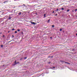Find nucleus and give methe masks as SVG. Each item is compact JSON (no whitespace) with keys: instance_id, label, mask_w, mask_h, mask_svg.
Segmentation results:
<instances>
[{"instance_id":"obj_24","label":"nucleus","mask_w":77,"mask_h":77,"mask_svg":"<svg viewBox=\"0 0 77 77\" xmlns=\"http://www.w3.org/2000/svg\"><path fill=\"white\" fill-rule=\"evenodd\" d=\"M54 11H53V12H52V13H54Z\"/></svg>"},{"instance_id":"obj_10","label":"nucleus","mask_w":77,"mask_h":77,"mask_svg":"<svg viewBox=\"0 0 77 77\" xmlns=\"http://www.w3.org/2000/svg\"><path fill=\"white\" fill-rule=\"evenodd\" d=\"M50 19H49V20H48V23H49V22H50Z\"/></svg>"},{"instance_id":"obj_30","label":"nucleus","mask_w":77,"mask_h":77,"mask_svg":"<svg viewBox=\"0 0 77 77\" xmlns=\"http://www.w3.org/2000/svg\"><path fill=\"white\" fill-rule=\"evenodd\" d=\"M4 36H5V35L3 36V37H4Z\"/></svg>"},{"instance_id":"obj_29","label":"nucleus","mask_w":77,"mask_h":77,"mask_svg":"<svg viewBox=\"0 0 77 77\" xmlns=\"http://www.w3.org/2000/svg\"><path fill=\"white\" fill-rule=\"evenodd\" d=\"M49 63H50V62H49Z\"/></svg>"},{"instance_id":"obj_4","label":"nucleus","mask_w":77,"mask_h":77,"mask_svg":"<svg viewBox=\"0 0 77 77\" xmlns=\"http://www.w3.org/2000/svg\"><path fill=\"white\" fill-rule=\"evenodd\" d=\"M31 24H35V23L34 22H31Z\"/></svg>"},{"instance_id":"obj_25","label":"nucleus","mask_w":77,"mask_h":77,"mask_svg":"<svg viewBox=\"0 0 77 77\" xmlns=\"http://www.w3.org/2000/svg\"><path fill=\"white\" fill-rule=\"evenodd\" d=\"M5 17H6V18H7V16H5Z\"/></svg>"},{"instance_id":"obj_27","label":"nucleus","mask_w":77,"mask_h":77,"mask_svg":"<svg viewBox=\"0 0 77 77\" xmlns=\"http://www.w3.org/2000/svg\"><path fill=\"white\" fill-rule=\"evenodd\" d=\"M8 33H9L10 32L8 31Z\"/></svg>"},{"instance_id":"obj_9","label":"nucleus","mask_w":77,"mask_h":77,"mask_svg":"<svg viewBox=\"0 0 77 77\" xmlns=\"http://www.w3.org/2000/svg\"><path fill=\"white\" fill-rule=\"evenodd\" d=\"M69 11H70L69 9H68V10L67 11V12H69Z\"/></svg>"},{"instance_id":"obj_33","label":"nucleus","mask_w":77,"mask_h":77,"mask_svg":"<svg viewBox=\"0 0 77 77\" xmlns=\"http://www.w3.org/2000/svg\"><path fill=\"white\" fill-rule=\"evenodd\" d=\"M0 34H2V33H0Z\"/></svg>"},{"instance_id":"obj_8","label":"nucleus","mask_w":77,"mask_h":77,"mask_svg":"<svg viewBox=\"0 0 77 77\" xmlns=\"http://www.w3.org/2000/svg\"><path fill=\"white\" fill-rule=\"evenodd\" d=\"M11 18H12V17H9V18H8V19H9V20H11Z\"/></svg>"},{"instance_id":"obj_3","label":"nucleus","mask_w":77,"mask_h":77,"mask_svg":"<svg viewBox=\"0 0 77 77\" xmlns=\"http://www.w3.org/2000/svg\"><path fill=\"white\" fill-rule=\"evenodd\" d=\"M21 14V12L20 13H18V14L19 15H20Z\"/></svg>"},{"instance_id":"obj_19","label":"nucleus","mask_w":77,"mask_h":77,"mask_svg":"<svg viewBox=\"0 0 77 77\" xmlns=\"http://www.w3.org/2000/svg\"><path fill=\"white\" fill-rule=\"evenodd\" d=\"M15 30V29H12V30Z\"/></svg>"},{"instance_id":"obj_32","label":"nucleus","mask_w":77,"mask_h":77,"mask_svg":"<svg viewBox=\"0 0 77 77\" xmlns=\"http://www.w3.org/2000/svg\"><path fill=\"white\" fill-rule=\"evenodd\" d=\"M20 60H21V58L20 59Z\"/></svg>"},{"instance_id":"obj_22","label":"nucleus","mask_w":77,"mask_h":77,"mask_svg":"<svg viewBox=\"0 0 77 77\" xmlns=\"http://www.w3.org/2000/svg\"><path fill=\"white\" fill-rule=\"evenodd\" d=\"M23 5V6H26V5L24 4V5Z\"/></svg>"},{"instance_id":"obj_1","label":"nucleus","mask_w":77,"mask_h":77,"mask_svg":"<svg viewBox=\"0 0 77 77\" xmlns=\"http://www.w3.org/2000/svg\"><path fill=\"white\" fill-rule=\"evenodd\" d=\"M60 62H61L62 63H63L64 62H65V63H67V64H69V65H70V63H69L67 62H65L64 61H62V60H60Z\"/></svg>"},{"instance_id":"obj_14","label":"nucleus","mask_w":77,"mask_h":77,"mask_svg":"<svg viewBox=\"0 0 77 77\" xmlns=\"http://www.w3.org/2000/svg\"><path fill=\"white\" fill-rule=\"evenodd\" d=\"M17 33V31H15V32L14 33Z\"/></svg>"},{"instance_id":"obj_15","label":"nucleus","mask_w":77,"mask_h":77,"mask_svg":"<svg viewBox=\"0 0 77 77\" xmlns=\"http://www.w3.org/2000/svg\"><path fill=\"white\" fill-rule=\"evenodd\" d=\"M77 9H76L75 10V12H77Z\"/></svg>"},{"instance_id":"obj_28","label":"nucleus","mask_w":77,"mask_h":77,"mask_svg":"<svg viewBox=\"0 0 77 77\" xmlns=\"http://www.w3.org/2000/svg\"><path fill=\"white\" fill-rule=\"evenodd\" d=\"M76 35L77 36V33L76 34Z\"/></svg>"},{"instance_id":"obj_12","label":"nucleus","mask_w":77,"mask_h":77,"mask_svg":"<svg viewBox=\"0 0 77 77\" xmlns=\"http://www.w3.org/2000/svg\"><path fill=\"white\" fill-rule=\"evenodd\" d=\"M52 27L54 28V25H52Z\"/></svg>"},{"instance_id":"obj_31","label":"nucleus","mask_w":77,"mask_h":77,"mask_svg":"<svg viewBox=\"0 0 77 77\" xmlns=\"http://www.w3.org/2000/svg\"><path fill=\"white\" fill-rule=\"evenodd\" d=\"M53 57V56H51V57Z\"/></svg>"},{"instance_id":"obj_20","label":"nucleus","mask_w":77,"mask_h":77,"mask_svg":"<svg viewBox=\"0 0 77 77\" xmlns=\"http://www.w3.org/2000/svg\"><path fill=\"white\" fill-rule=\"evenodd\" d=\"M60 31H62V29H60Z\"/></svg>"},{"instance_id":"obj_6","label":"nucleus","mask_w":77,"mask_h":77,"mask_svg":"<svg viewBox=\"0 0 77 77\" xmlns=\"http://www.w3.org/2000/svg\"><path fill=\"white\" fill-rule=\"evenodd\" d=\"M1 48H3V45H1Z\"/></svg>"},{"instance_id":"obj_7","label":"nucleus","mask_w":77,"mask_h":77,"mask_svg":"<svg viewBox=\"0 0 77 77\" xmlns=\"http://www.w3.org/2000/svg\"><path fill=\"white\" fill-rule=\"evenodd\" d=\"M46 15V14H44V17H46V16H45Z\"/></svg>"},{"instance_id":"obj_21","label":"nucleus","mask_w":77,"mask_h":77,"mask_svg":"<svg viewBox=\"0 0 77 77\" xmlns=\"http://www.w3.org/2000/svg\"><path fill=\"white\" fill-rule=\"evenodd\" d=\"M53 68H55V67H53Z\"/></svg>"},{"instance_id":"obj_16","label":"nucleus","mask_w":77,"mask_h":77,"mask_svg":"<svg viewBox=\"0 0 77 77\" xmlns=\"http://www.w3.org/2000/svg\"><path fill=\"white\" fill-rule=\"evenodd\" d=\"M17 31L18 32H20V29H17Z\"/></svg>"},{"instance_id":"obj_34","label":"nucleus","mask_w":77,"mask_h":77,"mask_svg":"<svg viewBox=\"0 0 77 77\" xmlns=\"http://www.w3.org/2000/svg\"><path fill=\"white\" fill-rule=\"evenodd\" d=\"M3 66H5V65H3Z\"/></svg>"},{"instance_id":"obj_17","label":"nucleus","mask_w":77,"mask_h":77,"mask_svg":"<svg viewBox=\"0 0 77 77\" xmlns=\"http://www.w3.org/2000/svg\"><path fill=\"white\" fill-rule=\"evenodd\" d=\"M61 9H62V10H64V8H61Z\"/></svg>"},{"instance_id":"obj_13","label":"nucleus","mask_w":77,"mask_h":77,"mask_svg":"<svg viewBox=\"0 0 77 77\" xmlns=\"http://www.w3.org/2000/svg\"><path fill=\"white\" fill-rule=\"evenodd\" d=\"M59 11V9H57V10L56 11Z\"/></svg>"},{"instance_id":"obj_2","label":"nucleus","mask_w":77,"mask_h":77,"mask_svg":"<svg viewBox=\"0 0 77 77\" xmlns=\"http://www.w3.org/2000/svg\"><path fill=\"white\" fill-rule=\"evenodd\" d=\"M17 63H19V62H18L17 63V60H15V64H14L13 65H15L16 64H17Z\"/></svg>"},{"instance_id":"obj_26","label":"nucleus","mask_w":77,"mask_h":77,"mask_svg":"<svg viewBox=\"0 0 77 77\" xmlns=\"http://www.w3.org/2000/svg\"><path fill=\"white\" fill-rule=\"evenodd\" d=\"M56 15L57 16V14H56Z\"/></svg>"},{"instance_id":"obj_5","label":"nucleus","mask_w":77,"mask_h":77,"mask_svg":"<svg viewBox=\"0 0 77 77\" xmlns=\"http://www.w3.org/2000/svg\"><path fill=\"white\" fill-rule=\"evenodd\" d=\"M8 2V1H5V2H3V3H7Z\"/></svg>"},{"instance_id":"obj_23","label":"nucleus","mask_w":77,"mask_h":77,"mask_svg":"<svg viewBox=\"0 0 77 77\" xmlns=\"http://www.w3.org/2000/svg\"><path fill=\"white\" fill-rule=\"evenodd\" d=\"M50 38H51V39H52V37H50Z\"/></svg>"},{"instance_id":"obj_11","label":"nucleus","mask_w":77,"mask_h":77,"mask_svg":"<svg viewBox=\"0 0 77 77\" xmlns=\"http://www.w3.org/2000/svg\"><path fill=\"white\" fill-rule=\"evenodd\" d=\"M27 59V57H24V59Z\"/></svg>"},{"instance_id":"obj_18","label":"nucleus","mask_w":77,"mask_h":77,"mask_svg":"<svg viewBox=\"0 0 77 77\" xmlns=\"http://www.w3.org/2000/svg\"><path fill=\"white\" fill-rule=\"evenodd\" d=\"M12 37L13 38H14V35H12Z\"/></svg>"}]
</instances>
